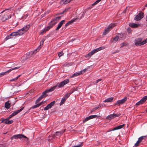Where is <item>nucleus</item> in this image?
Here are the masks:
<instances>
[{"mask_svg": "<svg viewBox=\"0 0 147 147\" xmlns=\"http://www.w3.org/2000/svg\"><path fill=\"white\" fill-rule=\"evenodd\" d=\"M35 52V51H31L28 53H27L26 55H25L27 60H29L30 58L32 57L33 56Z\"/></svg>", "mask_w": 147, "mask_h": 147, "instance_id": "11", "label": "nucleus"}, {"mask_svg": "<svg viewBox=\"0 0 147 147\" xmlns=\"http://www.w3.org/2000/svg\"><path fill=\"white\" fill-rule=\"evenodd\" d=\"M143 102H144L147 100V96H144L143 98L141 99Z\"/></svg>", "mask_w": 147, "mask_h": 147, "instance_id": "39", "label": "nucleus"}, {"mask_svg": "<svg viewBox=\"0 0 147 147\" xmlns=\"http://www.w3.org/2000/svg\"><path fill=\"white\" fill-rule=\"evenodd\" d=\"M145 6V7H147V3L146 4Z\"/></svg>", "mask_w": 147, "mask_h": 147, "instance_id": "52", "label": "nucleus"}, {"mask_svg": "<svg viewBox=\"0 0 147 147\" xmlns=\"http://www.w3.org/2000/svg\"><path fill=\"white\" fill-rule=\"evenodd\" d=\"M116 25V23H112L108 26L107 28H106L103 32V35H105L108 33L113 27Z\"/></svg>", "mask_w": 147, "mask_h": 147, "instance_id": "4", "label": "nucleus"}, {"mask_svg": "<svg viewBox=\"0 0 147 147\" xmlns=\"http://www.w3.org/2000/svg\"><path fill=\"white\" fill-rule=\"evenodd\" d=\"M11 15L9 13H7L6 14H3L2 13L0 15V20L3 22L11 18Z\"/></svg>", "mask_w": 147, "mask_h": 147, "instance_id": "5", "label": "nucleus"}, {"mask_svg": "<svg viewBox=\"0 0 147 147\" xmlns=\"http://www.w3.org/2000/svg\"><path fill=\"white\" fill-rule=\"evenodd\" d=\"M84 70L83 71H81L80 72L74 73L71 76V77H74L79 75L82 74L85 71H84Z\"/></svg>", "mask_w": 147, "mask_h": 147, "instance_id": "19", "label": "nucleus"}, {"mask_svg": "<svg viewBox=\"0 0 147 147\" xmlns=\"http://www.w3.org/2000/svg\"><path fill=\"white\" fill-rule=\"evenodd\" d=\"M43 42H44V41H42V43H41H41H40V44H43Z\"/></svg>", "mask_w": 147, "mask_h": 147, "instance_id": "51", "label": "nucleus"}, {"mask_svg": "<svg viewBox=\"0 0 147 147\" xmlns=\"http://www.w3.org/2000/svg\"><path fill=\"white\" fill-rule=\"evenodd\" d=\"M90 119V118L89 117H86L83 120V123H85L86 121H88V120Z\"/></svg>", "mask_w": 147, "mask_h": 147, "instance_id": "36", "label": "nucleus"}, {"mask_svg": "<svg viewBox=\"0 0 147 147\" xmlns=\"http://www.w3.org/2000/svg\"><path fill=\"white\" fill-rule=\"evenodd\" d=\"M90 119H91L93 118H96L98 116L96 115H91L89 116Z\"/></svg>", "mask_w": 147, "mask_h": 147, "instance_id": "37", "label": "nucleus"}, {"mask_svg": "<svg viewBox=\"0 0 147 147\" xmlns=\"http://www.w3.org/2000/svg\"><path fill=\"white\" fill-rule=\"evenodd\" d=\"M13 122V120H10L9 121V120L8 121V124H11Z\"/></svg>", "mask_w": 147, "mask_h": 147, "instance_id": "45", "label": "nucleus"}, {"mask_svg": "<svg viewBox=\"0 0 147 147\" xmlns=\"http://www.w3.org/2000/svg\"><path fill=\"white\" fill-rule=\"evenodd\" d=\"M21 76V75H18V76L16 77L15 78H12L11 80H10V81H14L17 80Z\"/></svg>", "mask_w": 147, "mask_h": 147, "instance_id": "30", "label": "nucleus"}, {"mask_svg": "<svg viewBox=\"0 0 147 147\" xmlns=\"http://www.w3.org/2000/svg\"><path fill=\"white\" fill-rule=\"evenodd\" d=\"M85 13V12L84 11L83 12L80 13L76 19L80 20L81 19L84 17Z\"/></svg>", "mask_w": 147, "mask_h": 147, "instance_id": "25", "label": "nucleus"}, {"mask_svg": "<svg viewBox=\"0 0 147 147\" xmlns=\"http://www.w3.org/2000/svg\"><path fill=\"white\" fill-rule=\"evenodd\" d=\"M124 126V124H123L121 125H119L117 127L114 128L111 131H113L115 130L120 129L122 128Z\"/></svg>", "mask_w": 147, "mask_h": 147, "instance_id": "22", "label": "nucleus"}, {"mask_svg": "<svg viewBox=\"0 0 147 147\" xmlns=\"http://www.w3.org/2000/svg\"><path fill=\"white\" fill-rule=\"evenodd\" d=\"M55 102V101H53L51 102L44 108V110L46 111L51 108L54 105Z\"/></svg>", "mask_w": 147, "mask_h": 147, "instance_id": "14", "label": "nucleus"}, {"mask_svg": "<svg viewBox=\"0 0 147 147\" xmlns=\"http://www.w3.org/2000/svg\"><path fill=\"white\" fill-rule=\"evenodd\" d=\"M74 22V20H70V21H69V22H68V23L70 24H71L73 22Z\"/></svg>", "mask_w": 147, "mask_h": 147, "instance_id": "44", "label": "nucleus"}, {"mask_svg": "<svg viewBox=\"0 0 147 147\" xmlns=\"http://www.w3.org/2000/svg\"><path fill=\"white\" fill-rule=\"evenodd\" d=\"M147 42V39H146L144 40L143 41H142L141 42V45H144V44L146 43Z\"/></svg>", "mask_w": 147, "mask_h": 147, "instance_id": "40", "label": "nucleus"}, {"mask_svg": "<svg viewBox=\"0 0 147 147\" xmlns=\"http://www.w3.org/2000/svg\"><path fill=\"white\" fill-rule=\"evenodd\" d=\"M27 138V137L24 135L19 134L18 135H15L12 137L11 139H16L18 138Z\"/></svg>", "mask_w": 147, "mask_h": 147, "instance_id": "12", "label": "nucleus"}, {"mask_svg": "<svg viewBox=\"0 0 147 147\" xmlns=\"http://www.w3.org/2000/svg\"><path fill=\"white\" fill-rule=\"evenodd\" d=\"M20 86V85H18V87H19V86Z\"/></svg>", "mask_w": 147, "mask_h": 147, "instance_id": "53", "label": "nucleus"}, {"mask_svg": "<svg viewBox=\"0 0 147 147\" xmlns=\"http://www.w3.org/2000/svg\"><path fill=\"white\" fill-rule=\"evenodd\" d=\"M30 27V26L29 24L27 25L22 29L19 30L20 32H21L20 33H21V35H22L24 33L27 31Z\"/></svg>", "mask_w": 147, "mask_h": 147, "instance_id": "6", "label": "nucleus"}, {"mask_svg": "<svg viewBox=\"0 0 147 147\" xmlns=\"http://www.w3.org/2000/svg\"><path fill=\"white\" fill-rule=\"evenodd\" d=\"M69 25V24L67 22L65 25V27H67Z\"/></svg>", "mask_w": 147, "mask_h": 147, "instance_id": "48", "label": "nucleus"}, {"mask_svg": "<svg viewBox=\"0 0 147 147\" xmlns=\"http://www.w3.org/2000/svg\"><path fill=\"white\" fill-rule=\"evenodd\" d=\"M123 34H120L119 36L116 35L114 37L112 38L113 39V42H116L119 39V40H121L122 37H123Z\"/></svg>", "mask_w": 147, "mask_h": 147, "instance_id": "16", "label": "nucleus"}, {"mask_svg": "<svg viewBox=\"0 0 147 147\" xmlns=\"http://www.w3.org/2000/svg\"><path fill=\"white\" fill-rule=\"evenodd\" d=\"M129 25L131 27L136 28L139 26V25L134 23H131L129 24Z\"/></svg>", "mask_w": 147, "mask_h": 147, "instance_id": "21", "label": "nucleus"}, {"mask_svg": "<svg viewBox=\"0 0 147 147\" xmlns=\"http://www.w3.org/2000/svg\"><path fill=\"white\" fill-rule=\"evenodd\" d=\"M20 32L19 30H18L17 31L14 32H13L10 34V35L12 36H20L22 35L21 33Z\"/></svg>", "mask_w": 147, "mask_h": 147, "instance_id": "17", "label": "nucleus"}, {"mask_svg": "<svg viewBox=\"0 0 147 147\" xmlns=\"http://www.w3.org/2000/svg\"><path fill=\"white\" fill-rule=\"evenodd\" d=\"M146 136H143L140 137L138 139V141L135 144L134 146L135 147L138 146L140 143L142 141V140H143L144 138V137H146Z\"/></svg>", "mask_w": 147, "mask_h": 147, "instance_id": "15", "label": "nucleus"}, {"mask_svg": "<svg viewBox=\"0 0 147 147\" xmlns=\"http://www.w3.org/2000/svg\"><path fill=\"white\" fill-rule=\"evenodd\" d=\"M144 13L142 12H140L134 18V20L137 21L143 18Z\"/></svg>", "mask_w": 147, "mask_h": 147, "instance_id": "9", "label": "nucleus"}, {"mask_svg": "<svg viewBox=\"0 0 147 147\" xmlns=\"http://www.w3.org/2000/svg\"><path fill=\"white\" fill-rule=\"evenodd\" d=\"M101 80H102L101 79H99L97 80H96V83H98V82H99L100 81H101Z\"/></svg>", "mask_w": 147, "mask_h": 147, "instance_id": "43", "label": "nucleus"}, {"mask_svg": "<svg viewBox=\"0 0 147 147\" xmlns=\"http://www.w3.org/2000/svg\"><path fill=\"white\" fill-rule=\"evenodd\" d=\"M101 107V106L100 105H99L97 106V107H95L91 111V112H93L96 110L98 109L100 107Z\"/></svg>", "mask_w": 147, "mask_h": 147, "instance_id": "29", "label": "nucleus"}, {"mask_svg": "<svg viewBox=\"0 0 147 147\" xmlns=\"http://www.w3.org/2000/svg\"><path fill=\"white\" fill-rule=\"evenodd\" d=\"M9 120L8 119H3L1 121V123H4L6 124H8Z\"/></svg>", "mask_w": 147, "mask_h": 147, "instance_id": "27", "label": "nucleus"}, {"mask_svg": "<svg viewBox=\"0 0 147 147\" xmlns=\"http://www.w3.org/2000/svg\"><path fill=\"white\" fill-rule=\"evenodd\" d=\"M143 102L141 99L140 101L137 102L136 105H139L140 104H143Z\"/></svg>", "mask_w": 147, "mask_h": 147, "instance_id": "35", "label": "nucleus"}, {"mask_svg": "<svg viewBox=\"0 0 147 147\" xmlns=\"http://www.w3.org/2000/svg\"><path fill=\"white\" fill-rule=\"evenodd\" d=\"M11 35H10V34L9 35L7 36L5 38L4 40L5 41L7 40L10 39L11 38Z\"/></svg>", "mask_w": 147, "mask_h": 147, "instance_id": "38", "label": "nucleus"}, {"mask_svg": "<svg viewBox=\"0 0 147 147\" xmlns=\"http://www.w3.org/2000/svg\"><path fill=\"white\" fill-rule=\"evenodd\" d=\"M124 43H122V44H122V46H124L125 45H124Z\"/></svg>", "mask_w": 147, "mask_h": 147, "instance_id": "50", "label": "nucleus"}, {"mask_svg": "<svg viewBox=\"0 0 147 147\" xmlns=\"http://www.w3.org/2000/svg\"><path fill=\"white\" fill-rule=\"evenodd\" d=\"M113 99V97L109 98L106 99L103 102H111L112 101Z\"/></svg>", "mask_w": 147, "mask_h": 147, "instance_id": "24", "label": "nucleus"}, {"mask_svg": "<svg viewBox=\"0 0 147 147\" xmlns=\"http://www.w3.org/2000/svg\"><path fill=\"white\" fill-rule=\"evenodd\" d=\"M69 81L68 79L65 80L57 84L51 88L45 90L42 93V95L36 100L35 104H36L43 98L47 96V93L52 92L56 89L62 88L65 85L68 83Z\"/></svg>", "mask_w": 147, "mask_h": 147, "instance_id": "1", "label": "nucleus"}, {"mask_svg": "<svg viewBox=\"0 0 147 147\" xmlns=\"http://www.w3.org/2000/svg\"><path fill=\"white\" fill-rule=\"evenodd\" d=\"M24 108V107H22L20 109L18 110L17 111H14L12 114V115L13 116H15L18 114V113L20 112V111H22Z\"/></svg>", "mask_w": 147, "mask_h": 147, "instance_id": "20", "label": "nucleus"}, {"mask_svg": "<svg viewBox=\"0 0 147 147\" xmlns=\"http://www.w3.org/2000/svg\"><path fill=\"white\" fill-rule=\"evenodd\" d=\"M39 106H40V105H39L38 104H37L36 105H34V106L30 108V109H34V108H36L38 107Z\"/></svg>", "mask_w": 147, "mask_h": 147, "instance_id": "33", "label": "nucleus"}, {"mask_svg": "<svg viewBox=\"0 0 147 147\" xmlns=\"http://www.w3.org/2000/svg\"><path fill=\"white\" fill-rule=\"evenodd\" d=\"M127 99V98L126 97H125V98L120 100H117L116 103L115 104V105H121L123 104L124 103Z\"/></svg>", "mask_w": 147, "mask_h": 147, "instance_id": "7", "label": "nucleus"}, {"mask_svg": "<svg viewBox=\"0 0 147 147\" xmlns=\"http://www.w3.org/2000/svg\"><path fill=\"white\" fill-rule=\"evenodd\" d=\"M13 116L12 115V114H11V115H10L8 117V118L9 119H10Z\"/></svg>", "mask_w": 147, "mask_h": 147, "instance_id": "47", "label": "nucleus"}, {"mask_svg": "<svg viewBox=\"0 0 147 147\" xmlns=\"http://www.w3.org/2000/svg\"><path fill=\"white\" fill-rule=\"evenodd\" d=\"M105 48L104 47H101L97 49H94L90 52L87 54L86 55L85 57L86 58H90L92 55L96 53L97 52L102 50L103 49Z\"/></svg>", "mask_w": 147, "mask_h": 147, "instance_id": "3", "label": "nucleus"}, {"mask_svg": "<svg viewBox=\"0 0 147 147\" xmlns=\"http://www.w3.org/2000/svg\"><path fill=\"white\" fill-rule=\"evenodd\" d=\"M146 19H147V16H146Z\"/></svg>", "mask_w": 147, "mask_h": 147, "instance_id": "54", "label": "nucleus"}, {"mask_svg": "<svg viewBox=\"0 0 147 147\" xmlns=\"http://www.w3.org/2000/svg\"><path fill=\"white\" fill-rule=\"evenodd\" d=\"M64 132L63 131H59V132H56V135L57 136H61L63 133Z\"/></svg>", "mask_w": 147, "mask_h": 147, "instance_id": "31", "label": "nucleus"}, {"mask_svg": "<svg viewBox=\"0 0 147 147\" xmlns=\"http://www.w3.org/2000/svg\"><path fill=\"white\" fill-rule=\"evenodd\" d=\"M61 18V16H59L53 19L48 24V26L45 27L44 30H42L40 32V34H43L45 32L49 30L51 28L56 24L57 22V20H59Z\"/></svg>", "mask_w": 147, "mask_h": 147, "instance_id": "2", "label": "nucleus"}, {"mask_svg": "<svg viewBox=\"0 0 147 147\" xmlns=\"http://www.w3.org/2000/svg\"><path fill=\"white\" fill-rule=\"evenodd\" d=\"M27 59L26 58V56H25V55H24L21 58V61L23 62H24L26 60H27Z\"/></svg>", "mask_w": 147, "mask_h": 147, "instance_id": "26", "label": "nucleus"}, {"mask_svg": "<svg viewBox=\"0 0 147 147\" xmlns=\"http://www.w3.org/2000/svg\"><path fill=\"white\" fill-rule=\"evenodd\" d=\"M63 54V53L62 52V51L58 53V56H59V57H60Z\"/></svg>", "mask_w": 147, "mask_h": 147, "instance_id": "41", "label": "nucleus"}, {"mask_svg": "<svg viewBox=\"0 0 147 147\" xmlns=\"http://www.w3.org/2000/svg\"><path fill=\"white\" fill-rule=\"evenodd\" d=\"M65 20H62L58 24L57 27L56 28V30H58L62 26V25L64 23Z\"/></svg>", "mask_w": 147, "mask_h": 147, "instance_id": "18", "label": "nucleus"}, {"mask_svg": "<svg viewBox=\"0 0 147 147\" xmlns=\"http://www.w3.org/2000/svg\"><path fill=\"white\" fill-rule=\"evenodd\" d=\"M127 30H128V32L129 33H130L131 31V30L129 27L127 28Z\"/></svg>", "mask_w": 147, "mask_h": 147, "instance_id": "42", "label": "nucleus"}, {"mask_svg": "<svg viewBox=\"0 0 147 147\" xmlns=\"http://www.w3.org/2000/svg\"><path fill=\"white\" fill-rule=\"evenodd\" d=\"M120 115H121V114L119 113L117 114L113 113V114H111L108 115L106 117V119L108 120H111L116 117H119Z\"/></svg>", "mask_w": 147, "mask_h": 147, "instance_id": "8", "label": "nucleus"}, {"mask_svg": "<svg viewBox=\"0 0 147 147\" xmlns=\"http://www.w3.org/2000/svg\"><path fill=\"white\" fill-rule=\"evenodd\" d=\"M74 91H73L72 92H71L70 93H69L66 94L64 96V97H63L66 99L67 98H68L69 97V96H70V94L71 93H72Z\"/></svg>", "mask_w": 147, "mask_h": 147, "instance_id": "28", "label": "nucleus"}, {"mask_svg": "<svg viewBox=\"0 0 147 147\" xmlns=\"http://www.w3.org/2000/svg\"><path fill=\"white\" fill-rule=\"evenodd\" d=\"M20 67H15L14 68H12L9 69V70H8L7 71L4 72H2L0 74V77H2L4 75L7 74L8 73H9L11 71L13 70L14 69H18Z\"/></svg>", "mask_w": 147, "mask_h": 147, "instance_id": "10", "label": "nucleus"}, {"mask_svg": "<svg viewBox=\"0 0 147 147\" xmlns=\"http://www.w3.org/2000/svg\"><path fill=\"white\" fill-rule=\"evenodd\" d=\"M66 100V99L64 97H63L62 98L60 102V105H62L64 103V102H65Z\"/></svg>", "mask_w": 147, "mask_h": 147, "instance_id": "32", "label": "nucleus"}, {"mask_svg": "<svg viewBox=\"0 0 147 147\" xmlns=\"http://www.w3.org/2000/svg\"><path fill=\"white\" fill-rule=\"evenodd\" d=\"M5 107L7 109H9L10 107V104L9 101L6 102L5 103Z\"/></svg>", "mask_w": 147, "mask_h": 147, "instance_id": "23", "label": "nucleus"}, {"mask_svg": "<svg viewBox=\"0 0 147 147\" xmlns=\"http://www.w3.org/2000/svg\"><path fill=\"white\" fill-rule=\"evenodd\" d=\"M8 9H5L3 11H2V12H1V13H4Z\"/></svg>", "mask_w": 147, "mask_h": 147, "instance_id": "49", "label": "nucleus"}, {"mask_svg": "<svg viewBox=\"0 0 147 147\" xmlns=\"http://www.w3.org/2000/svg\"><path fill=\"white\" fill-rule=\"evenodd\" d=\"M142 40V38H136L135 40V44L136 46H141V41Z\"/></svg>", "mask_w": 147, "mask_h": 147, "instance_id": "13", "label": "nucleus"}, {"mask_svg": "<svg viewBox=\"0 0 147 147\" xmlns=\"http://www.w3.org/2000/svg\"><path fill=\"white\" fill-rule=\"evenodd\" d=\"M45 102V101H44V102L42 101V102H41L39 104H38L39 105H40H40H41L42 104H43Z\"/></svg>", "mask_w": 147, "mask_h": 147, "instance_id": "46", "label": "nucleus"}, {"mask_svg": "<svg viewBox=\"0 0 147 147\" xmlns=\"http://www.w3.org/2000/svg\"><path fill=\"white\" fill-rule=\"evenodd\" d=\"M72 0H62L63 3L65 4H67L70 2Z\"/></svg>", "mask_w": 147, "mask_h": 147, "instance_id": "34", "label": "nucleus"}]
</instances>
